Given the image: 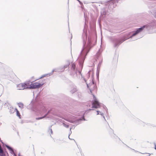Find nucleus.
Returning <instances> with one entry per match:
<instances>
[{"label":"nucleus","mask_w":156,"mask_h":156,"mask_svg":"<svg viewBox=\"0 0 156 156\" xmlns=\"http://www.w3.org/2000/svg\"><path fill=\"white\" fill-rule=\"evenodd\" d=\"M93 100L92 101V107L95 108H100L101 110H97L96 111L97 115H100L102 116L103 118L105 119L104 114L105 112H107V109L106 106L103 104L99 103L97 98L94 95H93Z\"/></svg>","instance_id":"1"},{"label":"nucleus","mask_w":156,"mask_h":156,"mask_svg":"<svg viewBox=\"0 0 156 156\" xmlns=\"http://www.w3.org/2000/svg\"><path fill=\"white\" fill-rule=\"evenodd\" d=\"M78 115L80 116H82L81 118H78L76 117H75L74 116L71 115L69 116V117L64 118V119L70 122L73 123H75L78 125L80 123L81 121L83 119L84 120V119L83 117L84 115V113L82 112L81 113L80 115Z\"/></svg>","instance_id":"2"},{"label":"nucleus","mask_w":156,"mask_h":156,"mask_svg":"<svg viewBox=\"0 0 156 156\" xmlns=\"http://www.w3.org/2000/svg\"><path fill=\"white\" fill-rule=\"evenodd\" d=\"M91 38L89 37L87 45H85L84 46L83 48L81 51V55L82 57H83L85 55H86L90 48L93 46V45L91 42Z\"/></svg>","instance_id":"3"},{"label":"nucleus","mask_w":156,"mask_h":156,"mask_svg":"<svg viewBox=\"0 0 156 156\" xmlns=\"http://www.w3.org/2000/svg\"><path fill=\"white\" fill-rule=\"evenodd\" d=\"M44 83V81H39L34 83H31V88L35 89L41 87Z\"/></svg>","instance_id":"4"},{"label":"nucleus","mask_w":156,"mask_h":156,"mask_svg":"<svg viewBox=\"0 0 156 156\" xmlns=\"http://www.w3.org/2000/svg\"><path fill=\"white\" fill-rule=\"evenodd\" d=\"M149 25H144L141 28L137 29L136 31L133 32V34L130 37H132L142 31L145 28H148Z\"/></svg>","instance_id":"5"},{"label":"nucleus","mask_w":156,"mask_h":156,"mask_svg":"<svg viewBox=\"0 0 156 156\" xmlns=\"http://www.w3.org/2000/svg\"><path fill=\"white\" fill-rule=\"evenodd\" d=\"M71 68L73 75L77 74V73L79 74L80 73V70L77 71V69L76 68L75 65L74 63H72V64Z\"/></svg>","instance_id":"6"},{"label":"nucleus","mask_w":156,"mask_h":156,"mask_svg":"<svg viewBox=\"0 0 156 156\" xmlns=\"http://www.w3.org/2000/svg\"><path fill=\"white\" fill-rule=\"evenodd\" d=\"M85 81L86 82L87 87L90 89V92H91V91L93 90V88L95 87V86L93 82L92 81H91L90 83H88L85 80Z\"/></svg>","instance_id":"7"},{"label":"nucleus","mask_w":156,"mask_h":156,"mask_svg":"<svg viewBox=\"0 0 156 156\" xmlns=\"http://www.w3.org/2000/svg\"><path fill=\"white\" fill-rule=\"evenodd\" d=\"M31 83L30 81H26L24 83L25 89H31Z\"/></svg>","instance_id":"8"},{"label":"nucleus","mask_w":156,"mask_h":156,"mask_svg":"<svg viewBox=\"0 0 156 156\" xmlns=\"http://www.w3.org/2000/svg\"><path fill=\"white\" fill-rule=\"evenodd\" d=\"M17 88L18 90H23L25 89L24 83H21L17 85Z\"/></svg>","instance_id":"9"},{"label":"nucleus","mask_w":156,"mask_h":156,"mask_svg":"<svg viewBox=\"0 0 156 156\" xmlns=\"http://www.w3.org/2000/svg\"><path fill=\"white\" fill-rule=\"evenodd\" d=\"M46 111V109L45 107L43 106L41 107V109L39 111V113L41 114L45 112Z\"/></svg>","instance_id":"10"},{"label":"nucleus","mask_w":156,"mask_h":156,"mask_svg":"<svg viewBox=\"0 0 156 156\" xmlns=\"http://www.w3.org/2000/svg\"><path fill=\"white\" fill-rule=\"evenodd\" d=\"M87 38V34L86 32L84 33L83 35V41L85 42L86 41Z\"/></svg>","instance_id":"11"},{"label":"nucleus","mask_w":156,"mask_h":156,"mask_svg":"<svg viewBox=\"0 0 156 156\" xmlns=\"http://www.w3.org/2000/svg\"><path fill=\"white\" fill-rule=\"evenodd\" d=\"M55 71H56V69H53L52 71L50 73H49V74H47L46 75H44V76H43L41 77V78H42V77H45V76H48V75L49 76H50V75H52L53 73L54 72H55Z\"/></svg>","instance_id":"12"},{"label":"nucleus","mask_w":156,"mask_h":156,"mask_svg":"<svg viewBox=\"0 0 156 156\" xmlns=\"http://www.w3.org/2000/svg\"><path fill=\"white\" fill-rule=\"evenodd\" d=\"M94 74V71L93 69L91 70H90L88 72V74L89 76L91 77V78L93 77Z\"/></svg>","instance_id":"13"},{"label":"nucleus","mask_w":156,"mask_h":156,"mask_svg":"<svg viewBox=\"0 0 156 156\" xmlns=\"http://www.w3.org/2000/svg\"><path fill=\"white\" fill-rule=\"evenodd\" d=\"M49 113H50V111H49L47 113V114H45L44 116L42 117H41L36 118V120H39V119H42L43 118L45 117L48 114H49Z\"/></svg>","instance_id":"14"},{"label":"nucleus","mask_w":156,"mask_h":156,"mask_svg":"<svg viewBox=\"0 0 156 156\" xmlns=\"http://www.w3.org/2000/svg\"><path fill=\"white\" fill-rule=\"evenodd\" d=\"M62 123L63 125L66 128H68L69 127V126L68 125V123H66L65 121H63L62 122Z\"/></svg>","instance_id":"15"},{"label":"nucleus","mask_w":156,"mask_h":156,"mask_svg":"<svg viewBox=\"0 0 156 156\" xmlns=\"http://www.w3.org/2000/svg\"><path fill=\"white\" fill-rule=\"evenodd\" d=\"M6 147L10 151V152L12 154V153L13 152V151L12 148L10 147L9 146H8V145H6Z\"/></svg>","instance_id":"16"},{"label":"nucleus","mask_w":156,"mask_h":156,"mask_svg":"<svg viewBox=\"0 0 156 156\" xmlns=\"http://www.w3.org/2000/svg\"><path fill=\"white\" fill-rule=\"evenodd\" d=\"M14 111L16 112V115L18 116L20 118V113L17 109L15 108Z\"/></svg>","instance_id":"17"},{"label":"nucleus","mask_w":156,"mask_h":156,"mask_svg":"<svg viewBox=\"0 0 156 156\" xmlns=\"http://www.w3.org/2000/svg\"><path fill=\"white\" fill-rule=\"evenodd\" d=\"M77 90L76 88V87H73L71 90V92L72 93H73L76 92Z\"/></svg>","instance_id":"18"},{"label":"nucleus","mask_w":156,"mask_h":156,"mask_svg":"<svg viewBox=\"0 0 156 156\" xmlns=\"http://www.w3.org/2000/svg\"><path fill=\"white\" fill-rule=\"evenodd\" d=\"M69 63H68L67 64L65 65L64 66V68L62 69H61L60 70V71H61V72L64 71V69L65 68H67V67H68V66H69Z\"/></svg>","instance_id":"19"},{"label":"nucleus","mask_w":156,"mask_h":156,"mask_svg":"<svg viewBox=\"0 0 156 156\" xmlns=\"http://www.w3.org/2000/svg\"><path fill=\"white\" fill-rule=\"evenodd\" d=\"M18 105L19 107L21 108H23V104L22 103H18Z\"/></svg>","instance_id":"20"},{"label":"nucleus","mask_w":156,"mask_h":156,"mask_svg":"<svg viewBox=\"0 0 156 156\" xmlns=\"http://www.w3.org/2000/svg\"><path fill=\"white\" fill-rule=\"evenodd\" d=\"M71 128H70V133L69 134H70L71 133H72V132H71Z\"/></svg>","instance_id":"21"},{"label":"nucleus","mask_w":156,"mask_h":156,"mask_svg":"<svg viewBox=\"0 0 156 156\" xmlns=\"http://www.w3.org/2000/svg\"><path fill=\"white\" fill-rule=\"evenodd\" d=\"M154 146H155V149L156 150V144H154Z\"/></svg>","instance_id":"22"},{"label":"nucleus","mask_w":156,"mask_h":156,"mask_svg":"<svg viewBox=\"0 0 156 156\" xmlns=\"http://www.w3.org/2000/svg\"><path fill=\"white\" fill-rule=\"evenodd\" d=\"M118 44H115V47H116L117 46H118Z\"/></svg>","instance_id":"23"},{"label":"nucleus","mask_w":156,"mask_h":156,"mask_svg":"<svg viewBox=\"0 0 156 156\" xmlns=\"http://www.w3.org/2000/svg\"><path fill=\"white\" fill-rule=\"evenodd\" d=\"M79 2L80 4L81 3V2L79 0H77Z\"/></svg>","instance_id":"24"},{"label":"nucleus","mask_w":156,"mask_h":156,"mask_svg":"<svg viewBox=\"0 0 156 156\" xmlns=\"http://www.w3.org/2000/svg\"><path fill=\"white\" fill-rule=\"evenodd\" d=\"M51 133H52V131L51 130Z\"/></svg>","instance_id":"25"},{"label":"nucleus","mask_w":156,"mask_h":156,"mask_svg":"<svg viewBox=\"0 0 156 156\" xmlns=\"http://www.w3.org/2000/svg\"><path fill=\"white\" fill-rule=\"evenodd\" d=\"M122 41L121 42H120V44H120L121 43H122Z\"/></svg>","instance_id":"26"},{"label":"nucleus","mask_w":156,"mask_h":156,"mask_svg":"<svg viewBox=\"0 0 156 156\" xmlns=\"http://www.w3.org/2000/svg\"><path fill=\"white\" fill-rule=\"evenodd\" d=\"M69 139H70V138H69Z\"/></svg>","instance_id":"27"},{"label":"nucleus","mask_w":156,"mask_h":156,"mask_svg":"<svg viewBox=\"0 0 156 156\" xmlns=\"http://www.w3.org/2000/svg\"><path fill=\"white\" fill-rule=\"evenodd\" d=\"M36 113H37V112H36ZM36 114H38V113H36Z\"/></svg>","instance_id":"28"},{"label":"nucleus","mask_w":156,"mask_h":156,"mask_svg":"<svg viewBox=\"0 0 156 156\" xmlns=\"http://www.w3.org/2000/svg\"><path fill=\"white\" fill-rule=\"evenodd\" d=\"M150 155V154H149L148 156H149Z\"/></svg>","instance_id":"29"}]
</instances>
